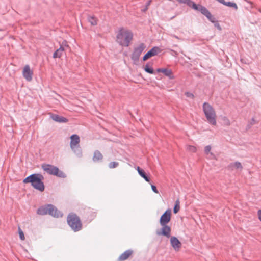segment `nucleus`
<instances>
[{
  "instance_id": "6e6552de",
  "label": "nucleus",
  "mask_w": 261,
  "mask_h": 261,
  "mask_svg": "<svg viewBox=\"0 0 261 261\" xmlns=\"http://www.w3.org/2000/svg\"><path fill=\"white\" fill-rule=\"evenodd\" d=\"M197 11H200L201 14L204 15L207 19L212 23L214 22V21L216 20L215 17H214L208 11V10L204 6L199 5L198 7V10Z\"/></svg>"
},
{
  "instance_id": "aec40b11",
  "label": "nucleus",
  "mask_w": 261,
  "mask_h": 261,
  "mask_svg": "<svg viewBox=\"0 0 261 261\" xmlns=\"http://www.w3.org/2000/svg\"><path fill=\"white\" fill-rule=\"evenodd\" d=\"M102 159L103 155L99 150H96L94 152L93 156L92 158L93 161L94 162L100 161L102 160Z\"/></svg>"
},
{
  "instance_id": "1a4fd4ad",
  "label": "nucleus",
  "mask_w": 261,
  "mask_h": 261,
  "mask_svg": "<svg viewBox=\"0 0 261 261\" xmlns=\"http://www.w3.org/2000/svg\"><path fill=\"white\" fill-rule=\"evenodd\" d=\"M162 228L160 230H157L156 233L158 236H163L169 238L171 237V227L167 224L161 225Z\"/></svg>"
},
{
  "instance_id": "0eeeda50",
  "label": "nucleus",
  "mask_w": 261,
  "mask_h": 261,
  "mask_svg": "<svg viewBox=\"0 0 261 261\" xmlns=\"http://www.w3.org/2000/svg\"><path fill=\"white\" fill-rule=\"evenodd\" d=\"M146 46L144 43H141L134 48V50L130 56V58L134 64H137L139 61L140 55L145 49Z\"/></svg>"
},
{
  "instance_id": "a878e982",
  "label": "nucleus",
  "mask_w": 261,
  "mask_h": 261,
  "mask_svg": "<svg viewBox=\"0 0 261 261\" xmlns=\"http://www.w3.org/2000/svg\"><path fill=\"white\" fill-rule=\"evenodd\" d=\"M88 22L90 23L92 25H96L97 23V19L94 16H88Z\"/></svg>"
},
{
  "instance_id": "7ed1b4c3",
  "label": "nucleus",
  "mask_w": 261,
  "mask_h": 261,
  "mask_svg": "<svg viewBox=\"0 0 261 261\" xmlns=\"http://www.w3.org/2000/svg\"><path fill=\"white\" fill-rule=\"evenodd\" d=\"M37 214L40 215L48 214L56 218L62 216L61 212L51 204H47L40 206L37 210Z\"/></svg>"
},
{
  "instance_id": "2f4dec72",
  "label": "nucleus",
  "mask_w": 261,
  "mask_h": 261,
  "mask_svg": "<svg viewBox=\"0 0 261 261\" xmlns=\"http://www.w3.org/2000/svg\"><path fill=\"white\" fill-rule=\"evenodd\" d=\"M188 150H189V151H191V152H195L196 151L197 149H196V148L194 146H192V145H189L188 146V148H187Z\"/></svg>"
},
{
  "instance_id": "c756f323",
  "label": "nucleus",
  "mask_w": 261,
  "mask_h": 261,
  "mask_svg": "<svg viewBox=\"0 0 261 261\" xmlns=\"http://www.w3.org/2000/svg\"><path fill=\"white\" fill-rule=\"evenodd\" d=\"M18 234L19 236V238L21 240H24L25 239V237L23 231L20 227H18Z\"/></svg>"
},
{
  "instance_id": "473e14b6",
  "label": "nucleus",
  "mask_w": 261,
  "mask_h": 261,
  "mask_svg": "<svg viewBox=\"0 0 261 261\" xmlns=\"http://www.w3.org/2000/svg\"><path fill=\"white\" fill-rule=\"evenodd\" d=\"M185 95L187 97H190L191 98H194V94L192 93H191L190 92H186L185 93Z\"/></svg>"
},
{
  "instance_id": "58836bf2",
  "label": "nucleus",
  "mask_w": 261,
  "mask_h": 261,
  "mask_svg": "<svg viewBox=\"0 0 261 261\" xmlns=\"http://www.w3.org/2000/svg\"><path fill=\"white\" fill-rule=\"evenodd\" d=\"M258 219L261 221V210H259L258 211Z\"/></svg>"
},
{
  "instance_id": "412c9836",
  "label": "nucleus",
  "mask_w": 261,
  "mask_h": 261,
  "mask_svg": "<svg viewBox=\"0 0 261 261\" xmlns=\"http://www.w3.org/2000/svg\"><path fill=\"white\" fill-rule=\"evenodd\" d=\"M144 70L147 73H149L150 74H155V72L153 67L150 65V63L149 62L147 63L146 64V65L144 67Z\"/></svg>"
},
{
  "instance_id": "e433bc0d",
  "label": "nucleus",
  "mask_w": 261,
  "mask_h": 261,
  "mask_svg": "<svg viewBox=\"0 0 261 261\" xmlns=\"http://www.w3.org/2000/svg\"><path fill=\"white\" fill-rule=\"evenodd\" d=\"M256 123V121L255 120L254 118H252L250 121L249 122V123L251 124L252 125H254Z\"/></svg>"
},
{
  "instance_id": "f704fd0d",
  "label": "nucleus",
  "mask_w": 261,
  "mask_h": 261,
  "mask_svg": "<svg viewBox=\"0 0 261 261\" xmlns=\"http://www.w3.org/2000/svg\"><path fill=\"white\" fill-rule=\"evenodd\" d=\"M223 120L226 125H230V121L226 117H224Z\"/></svg>"
},
{
  "instance_id": "bb28decb",
  "label": "nucleus",
  "mask_w": 261,
  "mask_h": 261,
  "mask_svg": "<svg viewBox=\"0 0 261 261\" xmlns=\"http://www.w3.org/2000/svg\"><path fill=\"white\" fill-rule=\"evenodd\" d=\"M63 52L60 49H57L53 54V57L54 58H60L62 55Z\"/></svg>"
},
{
  "instance_id": "cd10ccee",
  "label": "nucleus",
  "mask_w": 261,
  "mask_h": 261,
  "mask_svg": "<svg viewBox=\"0 0 261 261\" xmlns=\"http://www.w3.org/2000/svg\"><path fill=\"white\" fill-rule=\"evenodd\" d=\"M230 166L232 167H234L236 169H240L241 170L243 168V167L241 163L238 161H236L233 163H231L230 164Z\"/></svg>"
},
{
  "instance_id": "9b49d317",
  "label": "nucleus",
  "mask_w": 261,
  "mask_h": 261,
  "mask_svg": "<svg viewBox=\"0 0 261 261\" xmlns=\"http://www.w3.org/2000/svg\"><path fill=\"white\" fill-rule=\"evenodd\" d=\"M171 209L166 210L160 217L159 221L160 225L167 224L171 220Z\"/></svg>"
},
{
  "instance_id": "ea45409f",
  "label": "nucleus",
  "mask_w": 261,
  "mask_h": 261,
  "mask_svg": "<svg viewBox=\"0 0 261 261\" xmlns=\"http://www.w3.org/2000/svg\"><path fill=\"white\" fill-rule=\"evenodd\" d=\"M252 126V125L251 124H250L249 123V122L248 124H247V126H246V129H250L251 127Z\"/></svg>"
},
{
  "instance_id": "20e7f679",
  "label": "nucleus",
  "mask_w": 261,
  "mask_h": 261,
  "mask_svg": "<svg viewBox=\"0 0 261 261\" xmlns=\"http://www.w3.org/2000/svg\"><path fill=\"white\" fill-rule=\"evenodd\" d=\"M67 222L71 229L74 232H77L82 228V223L80 218L75 213H71L68 215Z\"/></svg>"
},
{
  "instance_id": "f257e3e1",
  "label": "nucleus",
  "mask_w": 261,
  "mask_h": 261,
  "mask_svg": "<svg viewBox=\"0 0 261 261\" xmlns=\"http://www.w3.org/2000/svg\"><path fill=\"white\" fill-rule=\"evenodd\" d=\"M43 179L44 177L41 174L33 173L25 178L22 182L24 184H30L34 189L43 192L45 189Z\"/></svg>"
},
{
  "instance_id": "2eb2a0df",
  "label": "nucleus",
  "mask_w": 261,
  "mask_h": 261,
  "mask_svg": "<svg viewBox=\"0 0 261 261\" xmlns=\"http://www.w3.org/2000/svg\"><path fill=\"white\" fill-rule=\"evenodd\" d=\"M181 4H186L189 7L192 8L193 9L196 10H198V7L200 4H196L192 0H177Z\"/></svg>"
},
{
  "instance_id": "f3484780",
  "label": "nucleus",
  "mask_w": 261,
  "mask_h": 261,
  "mask_svg": "<svg viewBox=\"0 0 261 261\" xmlns=\"http://www.w3.org/2000/svg\"><path fill=\"white\" fill-rule=\"evenodd\" d=\"M137 171L139 175L142 177L146 181L150 182V178L148 174H147L145 171L139 167H137Z\"/></svg>"
},
{
  "instance_id": "a211bd4d",
  "label": "nucleus",
  "mask_w": 261,
  "mask_h": 261,
  "mask_svg": "<svg viewBox=\"0 0 261 261\" xmlns=\"http://www.w3.org/2000/svg\"><path fill=\"white\" fill-rule=\"evenodd\" d=\"M80 141V139L79 136L76 134H73L70 136V147L74 146L79 145V142Z\"/></svg>"
},
{
  "instance_id": "5701e85b",
  "label": "nucleus",
  "mask_w": 261,
  "mask_h": 261,
  "mask_svg": "<svg viewBox=\"0 0 261 261\" xmlns=\"http://www.w3.org/2000/svg\"><path fill=\"white\" fill-rule=\"evenodd\" d=\"M211 145H208L204 147V153L207 155L210 154L211 156V159H214L215 158V155L212 152H211Z\"/></svg>"
},
{
  "instance_id": "9d476101",
  "label": "nucleus",
  "mask_w": 261,
  "mask_h": 261,
  "mask_svg": "<svg viewBox=\"0 0 261 261\" xmlns=\"http://www.w3.org/2000/svg\"><path fill=\"white\" fill-rule=\"evenodd\" d=\"M161 51L158 46H153L143 56L142 61H145L149 58L157 55Z\"/></svg>"
},
{
  "instance_id": "4be33fe9",
  "label": "nucleus",
  "mask_w": 261,
  "mask_h": 261,
  "mask_svg": "<svg viewBox=\"0 0 261 261\" xmlns=\"http://www.w3.org/2000/svg\"><path fill=\"white\" fill-rule=\"evenodd\" d=\"M70 148L77 157L81 158L82 156V149L80 145L72 146Z\"/></svg>"
},
{
  "instance_id": "f8f14e48",
  "label": "nucleus",
  "mask_w": 261,
  "mask_h": 261,
  "mask_svg": "<svg viewBox=\"0 0 261 261\" xmlns=\"http://www.w3.org/2000/svg\"><path fill=\"white\" fill-rule=\"evenodd\" d=\"M33 71L31 70L30 66L27 65L23 68L22 75L27 81H31L32 80Z\"/></svg>"
},
{
  "instance_id": "6ab92c4d",
  "label": "nucleus",
  "mask_w": 261,
  "mask_h": 261,
  "mask_svg": "<svg viewBox=\"0 0 261 261\" xmlns=\"http://www.w3.org/2000/svg\"><path fill=\"white\" fill-rule=\"evenodd\" d=\"M132 253H133V251L132 250H127L124 251L119 257L118 260L119 261H124L125 260H126L131 255Z\"/></svg>"
},
{
  "instance_id": "f03ea898",
  "label": "nucleus",
  "mask_w": 261,
  "mask_h": 261,
  "mask_svg": "<svg viewBox=\"0 0 261 261\" xmlns=\"http://www.w3.org/2000/svg\"><path fill=\"white\" fill-rule=\"evenodd\" d=\"M133 38V33L130 30L120 28L116 36V41L122 46L128 47Z\"/></svg>"
},
{
  "instance_id": "37998d69",
  "label": "nucleus",
  "mask_w": 261,
  "mask_h": 261,
  "mask_svg": "<svg viewBox=\"0 0 261 261\" xmlns=\"http://www.w3.org/2000/svg\"><path fill=\"white\" fill-rule=\"evenodd\" d=\"M176 38H178V37L176 36H175Z\"/></svg>"
},
{
  "instance_id": "c85d7f7f",
  "label": "nucleus",
  "mask_w": 261,
  "mask_h": 261,
  "mask_svg": "<svg viewBox=\"0 0 261 261\" xmlns=\"http://www.w3.org/2000/svg\"><path fill=\"white\" fill-rule=\"evenodd\" d=\"M118 165H119V163L118 162L113 161V162H110L109 164L108 167L109 168L112 169V168H115L117 167Z\"/></svg>"
},
{
  "instance_id": "72a5a7b5",
  "label": "nucleus",
  "mask_w": 261,
  "mask_h": 261,
  "mask_svg": "<svg viewBox=\"0 0 261 261\" xmlns=\"http://www.w3.org/2000/svg\"><path fill=\"white\" fill-rule=\"evenodd\" d=\"M150 3H151V1L150 0L149 1H147L146 3L145 8L143 9H142V11L143 12H145L148 9V7L150 5Z\"/></svg>"
},
{
  "instance_id": "a19ab883",
  "label": "nucleus",
  "mask_w": 261,
  "mask_h": 261,
  "mask_svg": "<svg viewBox=\"0 0 261 261\" xmlns=\"http://www.w3.org/2000/svg\"><path fill=\"white\" fill-rule=\"evenodd\" d=\"M171 50L172 51H173V53H174L175 54V55H177V53L175 51H174V50H172V49H171Z\"/></svg>"
},
{
  "instance_id": "393cba45",
  "label": "nucleus",
  "mask_w": 261,
  "mask_h": 261,
  "mask_svg": "<svg viewBox=\"0 0 261 261\" xmlns=\"http://www.w3.org/2000/svg\"><path fill=\"white\" fill-rule=\"evenodd\" d=\"M180 209V201L179 199L176 200L174 207H173V213L174 214H176L178 212Z\"/></svg>"
},
{
  "instance_id": "b1692460",
  "label": "nucleus",
  "mask_w": 261,
  "mask_h": 261,
  "mask_svg": "<svg viewBox=\"0 0 261 261\" xmlns=\"http://www.w3.org/2000/svg\"><path fill=\"white\" fill-rule=\"evenodd\" d=\"M223 5L229 7L233 8L236 10L238 9L237 5L236 3L233 2H226L224 1V3H223Z\"/></svg>"
},
{
  "instance_id": "7c9ffc66",
  "label": "nucleus",
  "mask_w": 261,
  "mask_h": 261,
  "mask_svg": "<svg viewBox=\"0 0 261 261\" xmlns=\"http://www.w3.org/2000/svg\"><path fill=\"white\" fill-rule=\"evenodd\" d=\"M213 23H214V27L218 30H221L222 28L218 20H216L214 22H213Z\"/></svg>"
},
{
  "instance_id": "c9c22d12",
  "label": "nucleus",
  "mask_w": 261,
  "mask_h": 261,
  "mask_svg": "<svg viewBox=\"0 0 261 261\" xmlns=\"http://www.w3.org/2000/svg\"><path fill=\"white\" fill-rule=\"evenodd\" d=\"M152 190L155 193H159V191L156 188V187L154 185H151Z\"/></svg>"
},
{
  "instance_id": "dca6fc26",
  "label": "nucleus",
  "mask_w": 261,
  "mask_h": 261,
  "mask_svg": "<svg viewBox=\"0 0 261 261\" xmlns=\"http://www.w3.org/2000/svg\"><path fill=\"white\" fill-rule=\"evenodd\" d=\"M51 118L53 120L59 123H66L68 121L66 118L57 114H53L51 115Z\"/></svg>"
},
{
  "instance_id": "79ce46f5",
  "label": "nucleus",
  "mask_w": 261,
  "mask_h": 261,
  "mask_svg": "<svg viewBox=\"0 0 261 261\" xmlns=\"http://www.w3.org/2000/svg\"><path fill=\"white\" fill-rule=\"evenodd\" d=\"M65 46H67V47L68 46V45H67V44H66V42H65Z\"/></svg>"
},
{
  "instance_id": "423d86ee",
  "label": "nucleus",
  "mask_w": 261,
  "mask_h": 261,
  "mask_svg": "<svg viewBox=\"0 0 261 261\" xmlns=\"http://www.w3.org/2000/svg\"><path fill=\"white\" fill-rule=\"evenodd\" d=\"M42 169L48 174L53 175L58 177L65 178L66 175L62 171L60 170L57 166H54L50 164H42L41 166Z\"/></svg>"
},
{
  "instance_id": "4c0bfd02",
  "label": "nucleus",
  "mask_w": 261,
  "mask_h": 261,
  "mask_svg": "<svg viewBox=\"0 0 261 261\" xmlns=\"http://www.w3.org/2000/svg\"><path fill=\"white\" fill-rule=\"evenodd\" d=\"M63 45L64 44L63 43L62 44L60 45V47L58 48L59 49H60V50L62 52H63L64 50V47Z\"/></svg>"
},
{
  "instance_id": "4468645a",
  "label": "nucleus",
  "mask_w": 261,
  "mask_h": 261,
  "mask_svg": "<svg viewBox=\"0 0 261 261\" xmlns=\"http://www.w3.org/2000/svg\"><path fill=\"white\" fill-rule=\"evenodd\" d=\"M156 72L163 73L170 80H173L175 78L171 69L167 68H159L156 69Z\"/></svg>"
},
{
  "instance_id": "ddd939ff",
  "label": "nucleus",
  "mask_w": 261,
  "mask_h": 261,
  "mask_svg": "<svg viewBox=\"0 0 261 261\" xmlns=\"http://www.w3.org/2000/svg\"><path fill=\"white\" fill-rule=\"evenodd\" d=\"M170 244L175 251H178L181 246V243L178 239L175 237H170Z\"/></svg>"
},
{
  "instance_id": "39448f33",
  "label": "nucleus",
  "mask_w": 261,
  "mask_h": 261,
  "mask_svg": "<svg viewBox=\"0 0 261 261\" xmlns=\"http://www.w3.org/2000/svg\"><path fill=\"white\" fill-rule=\"evenodd\" d=\"M203 111L208 122L213 125L216 124V115L213 107L207 102L203 104Z\"/></svg>"
}]
</instances>
